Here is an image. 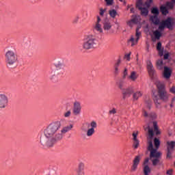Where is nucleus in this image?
Masks as SVG:
<instances>
[{
  "mask_svg": "<svg viewBox=\"0 0 175 175\" xmlns=\"http://www.w3.org/2000/svg\"><path fill=\"white\" fill-rule=\"evenodd\" d=\"M62 122H64V120L55 122L49 124L44 130V135L41 136L40 139V143H41L42 146H44V147L48 148L53 147L57 142L62 140L65 133H67L73 128V125L70 124L59 130Z\"/></svg>",
  "mask_w": 175,
  "mask_h": 175,
  "instance_id": "nucleus-1",
  "label": "nucleus"
},
{
  "mask_svg": "<svg viewBox=\"0 0 175 175\" xmlns=\"http://www.w3.org/2000/svg\"><path fill=\"white\" fill-rule=\"evenodd\" d=\"M148 135L150 138L148 139L147 150L150 152V159L154 166L159 165L163 167V163L161 162L162 153L158 150L161 146V141L158 138H154L152 142V139L154 136V131L151 129H148Z\"/></svg>",
  "mask_w": 175,
  "mask_h": 175,
  "instance_id": "nucleus-2",
  "label": "nucleus"
},
{
  "mask_svg": "<svg viewBox=\"0 0 175 175\" xmlns=\"http://www.w3.org/2000/svg\"><path fill=\"white\" fill-rule=\"evenodd\" d=\"M156 85L158 90V96L153 94V100L156 105L157 107H159L161 105V100H163V102H167L169 100V94L166 92V88L165 87V84L161 82H157Z\"/></svg>",
  "mask_w": 175,
  "mask_h": 175,
  "instance_id": "nucleus-3",
  "label": "nucleus"
},
{
  "mask_svg": "<svg viewBox=\"0 0 175 175\" xmlns=\"http://www.w3.org/2000/svg\"><path fill=\"white\" fill-rule=\"evenodd\" d=\"M82 49L85 51L92 50L96 46V37L92 34L85 35L83 38Z\"/></svg>",
  "mask_w": 175,
  "mask_h": 175,
  "instance_id": "nucleus-4",
  "label": "nucleus"
},
{
  "mask_svg": "<svg viewBox=\"0 0 175 175\" xmlns=\"http://www.w3.org/2000/svg\"><path fill=\"white\" fill-rule=\"evenodd\" d=\"M5 64L8 66H13L18 61L17 53L12 50H8L5 54Z\"/></svg>",
  "mask_w": 175,
  "mask_h": 175,
  "instance_id": "nucleus-5",
  "label": "nucleus"
},
{
  "mask_svg": "<svg viewBox=\"0 0 175 175\" xmlns=\"http://www.w3.org/2000/svg\"><path fill=\"white\" fill-rule=\"evenodd\" d=\"M151 3H152V0H147L145 5L140 4L139 3H136V8L140 10L141 15L146 17L148 16V8L151 6Z\"/></svg>",
  "mask_w": 175,
  "mask_h": 175,
  "instance_id": "nucleus-6",
  "label": "nucleus"
},
{
  "mask_svg": "<svg viewBox=\"0 0 175 175\" xmlns=\"http://www.w3.org/2000/svg\"><path fill=\"white\" fill-rule=\"evenodd\" d=\"M174 25V19L172 18H168L165 21H163L159 25V29L160 31H163L165 27H167L169 29H172Z\"/></svg>",
  "mask_w": 175,
  "mask_h": 175,
  "instance_id": "nucleus-7",
  "label": "nucleus"
},
{
  "mask_svg": "<svg viewBox=\"0 0 175 175\" xmlns=\"http://www.w3.org/2000/svg\"><path fill=\"white\" fill-rule=\"evenodd\" d=\"M93 29L99 33H103V21L99 15L96 16V20L93 26Z\"/></svg>",
  "mask_w": 175,
  "mask_h": 175,
  "instance_id": "nucleus-8",
  "label": "nucleus"
},
{
  "mask_svg": "<svg viewBox=\"0 0 175 175\" xmlns=\"http://www.w3.org/2000/svg\"><path fill=\"white\" fill-rule=\"evenodd\" d=\"M86 126H88V131L86 135L88 137H91L95 133V128H96V122H91L90 123H86Z\"/></svg>",
  "mask_w": 175,
  "mask_h": 175,
  "instance_id": "nucleus-9",
  "label": "nucleus"
},
{
  "mask_svg": "<svg viewBox=\"0 0 175 175\" xmlns=\"http://www.w3.org/2000/svg\"><path fill=\"white\" fill-rule=\"evenodd\" d=\"M140 36H142V32L139 31V28H137L135 36H131L128 42L131 44V46L133 47V46L137 44V42H139Z\"/></svg>",
  "mask_w": 175,
  "mask_h": 175,
  "instance_id": "nucleus-10",
  "label": "nucleus"
},
{
  "mask_svg": "<svg viewBox=\"0 0 175 175\" xmlns=\"http://www.w3.org/2000/svg\"><path fill=\"white\" fill-rule=\"evenodd\" d=\"M9 104V98L5 94H0V109H6Z\"/></svg>",
  "mask_w": 175,
  "mask_h": 175,
  "instance_id": "nucleus-11",
  "label": "nucleus"
},
{
  "mask_svg": "<svg viewBox=\"0 0 175 175\" xmlns=\"http://www.w3.org/2000/svg\"><path fill=\"white\" fill-rule=\"evenodd\" d=\"M73 114L75 116H79L81 113V104L79 101H75L74 103V107L72 109Z\"/></svg>",
  "mask_w": 175,
  "mask_h": 175,
  "instance_id": "nucleus-12",
  "label": "nucleus"
},
{
  "mask_svg": "<svg viewBox=\"0 0 175 175\" xmlns=\"http://www.w3.org/2000/svg\"><path fill=\"white\" fill-rule=\"evenodd\" d=\"M123 95V99H126V98H129L131 95L133 93V88L129 87L122 91Z\"/></svg>",
  "mask_w": 175,
  "mask_h": 175,
  "instance_id": "nucleus-13",
  "label": "nucleus"
},
{
  "mask_svg": "<svg viewBox=\"0 0 175 175\" xmlns=\"http://www.w3.org/2000/svg\"><path fill=\"white\" fill-rule=\"evenodd\" d=\"M113 25H111V22L109 20H105L103 23V28L105 32H109V31H111V28Z\"/></svg>",
  "mask_w": 175,
  "mask_h": 175,
  "instance_id": "nucleus-14",
  "label": "nucleus"
},
{
  "mask_svg": "<svg viewBox=\"0 0 175 175\" xmlns=\"http://www.w3.org/2000/svg\"><path fill=\"white\" fill-rule=\"evenodd\" d=\"M172 76V69L169 67H164V70L163 72V77L165 79V80H169Z\"/></svg>",
  "mask_w": 175,
  "mask_h": 175,
  "instance_id": "nucleus-15",
  "label": "nucleus"
},
{
  "mask_svg": "<svg viewBox=\"0 0 175 175\" xmlns=\"http://www.w3.org/2000/svg\"><path fill=\"white\" fill-rule=\"evenodd\" d=\"M85 168V165L83 162H80L78 164L77 174V175H85V172H84V169Z\"/></svg>",
  "mask_w": 175,
  "mask_h": 175,
  "instance_id": "nucleus-16",
  "label": "nucleus"
},
{
  "mask_svg": "<svg viewBox=\"0 0 175 175\" xmlns=\"http://www.w3.org/2000/svg\"><path fill=\"white\" fill-rule=\"evenodd\" d=\"M147 69L150 76L152 77L155 75V70L154 69V66H152V63L151 61L148 60L147 62Z\"/></svg>",
  "mask_w": 175,
  "mask_h": 175,
  "instance_id": "nucleus-17",
  "label": "nucleus"
},
{
  "mask_svg": "<svg viewBox=\"0 0 175 175\" xmlns=\"http://www.w3.org/2000/svg\"><path fill=\"white\" fill-rule=\"evenodd\" d=\"M140 163V156H137L133 160V164L131 167V172H136L137 169V165Z\"/></svg>",
  "mask_w": 175,
  "mask_h": 175,
  "instance_id": "nucleus-18",
  "label": "nucleus"
},
{
  "mask_svg": "<svg viewBox=\"0 0 175 175\" xmlns=\"http://www.w3.org/2000/svg\"><path fill=\"white\" fill-rule=\"evenodd\" d=\"M137 135H139V132L135 131L133 133V147L134 148H137L139 147V142L137 139Z\"/></svg>",
  "mask_w": 175,
  "mask_h": 175,
  "instance_id": "nucleus-19",
  "label": "nucleus"
},
{
  "mask_svg": "<svg viewBox=\"0 0 175 175\" xmlns=\"http://www.w3.org/2000/svg\"><path fill=\"white\" fill-rule=\"evenodd\" d=\"M138 78L139 74H137V72L136 71H131L128 77L129 80H131V81H136Z\"/></svg>",
  "mask_w": 175,
  "mask_h": 175,
  "instance_id": "nucleus-20",
  "label": "nucleus"
},
{
  "mask_svg": "<svg viewBox=\"0 0 175 175\" xmlns=\"http://www.w3.org/2000/svg\"><path fill=\"white\" fill-rule=\"evenodd\" d=\"M153 36L154 37H152V42H157V40H159V39H161L162 34L160 33L159 31L155 30L154 31H153Z\"/></svg>",
  "mask_w": 175,
  "mask_h": 175,
  "instance_id": "nucleus-21",
  "label": "nucleus"
},
{
  "mask_svg": "<svg viewBox=\"0 0 175 175\" xmlns=\"http://www.w3.org/2000/svg\"><path fill=\"white\" fill-rule=\"evenodd\" d=\"M175 142L168 141L167 142V150L174 151Z\"/></svg>",
  "mask_w": 175,
  "mask_h": 175,
  "instance_id": "nucleus-22",
  "label": "nucleus"
},
{
  "mask_svg": "<svg viewBox=\"0 0 175 175\" xmlns=\"http://www.w3.org/2000/svg\"><path fill=\"white\" fill-rule=\"evenodd\" d=\"M143 96V92L137 91L133 94V100H137L139 98H142Z\"/></svg>",
  "mask_w": 175,
  "mask_h": 175,
  "instance_id": "nucleus-23",
  "label": "nucleus"
},
{
  "mask_svg": "<svg viewBox=\"0 0 175 175\" xmlns=\"http://www.w3.org/2000/svg\"><path fill=\"white\" fill-rule=\"evenodd\" d=\"M109 14L111 18H116L117 16H120L118 14V12H117V10H116L115 9L109 10Z\"/></svg>",
  "mask_w": 175,
  "mask_h": 175,
  "instance_id": "nucleus-24",
  "label": "nucleus"
},
{
  "mask_svg": "<svg viewBox=\"0 0 175 175\" xmlns=\"http://www.w3.org/2000/svg\"><path fill=\"white\" fill-rule=\"evenodd\" d=\"M174 150H167V154H166V157L165 159L167 161H172L173 159V152Z\"/></svg>",
  "mask_w": 175,
  "mask_h": 175,
  "instance_id": "nucleus-25",
  "label": "nucleus"
},
{
  "mask_svg": "<svg viewBox=\"0 0 175 175\" xmlns=\"http://www.w3.org/2000/svg\"><path fill=\"white\" fill-rule=\"evenodd\" d=\"M156 66L157 69H159V70H162V69H163V60L162 59L157 60L156 63Z\"/></svg>",
  "mask_w": 175,
  "mask_h": 175,
  "instance_id": "nucleus-26",
  "label": "nucleus"
},
{
  "mask_svg": "<svg viewBox=\"0 0 175 175\" xmlns=\"http://www.w3.org/2000/svg\"><path fill=\"white\" fill-rule=\"evenodd\" d=\"M117 85L120 90H122V91H123V90H125L124 89L125 88V82H124L123 81H119L118 82H117Z\"/></svg>",
  "mask_w": 175,
  "mask_h": 175,
  "instance_id": "nucleus-27",
  "label": "nucleus"
},
{
  "mask_svg": "<svg viewBox=\"0 0 175 175\" xmlns=\"http://www.w3.org/2000/svg\"><path fill=\"white\" fill-rule=\"evenodd\" d=\"M153 128L156 135H159L161 133L158 128V123L157 122H153Z\"/></svg>",
  "mask_w": 175,
  "mask_h": 175,
  "instance_id": "nucleus-28",
  "label": "nucleus"
},
{
  "mask_svg": "<svg viewBox=\"0 0 175 175\" xmlns=\"http://www.w3.org/2000/svg\"><path fill=\"white\" fill-rule=\"evenodd\" d=\"M160 10H161L162 14H163L164 16H166V14H167V13H169L167 8L163 5H161L160 7Z\"/></svg>",
  "mask_w": 175,
  "mask_h": 175,
  "instance_id": "nucleus-29",
  "label": "nucleus"
},
{
  "mask_svg": "<svg viewBox=\"0 0 175 175\" xmlns=\"http://www.w3.org/2000/svg\"><path fill=\"white\" fill-rule=\"evenodd\" d=\"M139 18H140V16L133 15L131 21L134 24H137L139 23Z\"/></svg>",
  "mask_w": 175,
  "mask_h": 175,
  "instance_id": "nucleus-30",
  "label": "nucleus"
},
{
  "mask_svg": "<svg viewBox=\"0 0 175 175\" xmlns=\"http://www.w3.org/2000/svg\"><path fill=\"white\" fill-rule=\"evenodd\" d=\"M120 64H121V61L118 60L114 66L115 71L114 73L115 75H118V67L120 66Z\"/></svg>",
  "mask_w": 175,
  "mask_h": 175,
  "instance_id": "nucleus-31",
  "label": "nucleus"
},
{
  "mask_svg": "<svg viewBox=\"0 0 175 175\" xmlns=\"http://www.w3.org/2000/svg\"><path fill=\"white\" fill-rule=\"evenodd\" d=\"M107 8H100L99 9V17H103L105 16V13H106Z\"/></svg>",
  "mask_w": 175,
  "mask_h": 175,
  "instance_id": "nucleus-32",
  "label": "nucleus"
},
{
  "mask_svg": "<svg viewBox=\"0 0 175 175\" xmlns=\"http://www.w3.org/2000/svg\"><path fill=\"white\" fill-rule=\"evenodd\" d=\"M151 172V168L148 165H146L144 167V174H148V173Z\"/></svg>",
  "mask_w": 175,
  "mask_h": 175,
  "instance_id": "nucleus-33",
  "label": "nucleus"
},
{
  "mask_svg": "<svg viewBox=\"0 0 175 175\" xmlns=\"http://www.w3.org/2000/svg\"><path fill=\"white\" fill-rule=\"evenodd\" d=\"M107 6H113L114 5V0H104Z\"/></svg>",
  "mask_w": 175,
  "mask_h": 175,
  "instance_id": "nucleus-34",
  "label": "nucleus"
},
{
  "mask_svg": "<svg viewBox=\"0 0 175 175\" xmlns=\"http://www.w3.org/2000/svg\"><path fill=\"white\" fill-rule=\"evenodd\" d=\"M150 20H152V23H154L155 25H158V24H159V19H158L157 17L152 16Z\"/></svg>",
  "mask_w": 175,
  "mask_h": 175,
  "instance_id": "nucleus-35",
  "label": "nucleus"
},
{
  "mask_svg": "<svg viewBox=\"0 0 175 175\" xmlns=\"http://www.w3.org/2000/svg\"><path fill=\"white\" fill-rule=\"evenodd\" d=\"M64 116L66 118H69L70 116H72V110H68V111H66L64 113Z\"/></svg>",
  "mask_w": 175,
  "mask_h": 175,
  "instance_id": "nucleus-36",
  "label": "nucleus"
},
{
  "mask_svg": "<svg viewBox=\"0 0 175 175\" xmlns=\"http://www.w3.org/2000/svg\"><path fill=\"white\" fill-rule=\"evenodd\" d=\"M151 12L152 13V14H156L157 16H158V14H159V10H158V8H153Z\"/></svg>",
  "mask_w": 175,
  "mask_h": 175,
  "instance_id": "nucleus-37",
  "label": "nucleus"
},
{
  "mask_svg": "<svg viewBox=\"0 0 175 175\" xmlns=\"http://www.w3.org/2000/svg\"><path fill=\"white\" fill-rule=\"evenodd\" d=\"M166 6L168 9H173V8H174V4L172 2H167Z\"/></svg>",
  "mask_w": 175,
  "mask_h": 175,
  "instance_id": "nucleus-38",
  "label": "nucleus"
},
{
  "mask_svg": "<svg viewBox=\"0 0 175 175\" xmlns=\"http://www.w3.org/2000/svg\"><path fill=\"white\" fill-rule=\"evenodd\" d=\"M126 76H128V69L125 68L123 72V79H126Z\"/></svg>",
  "mask_w": 175,
  "mask_h": 175,
  "instance_id": "nucleus-39",
  "label": "nucleus"
},
{
  "mask_svg": "<svg viewBox=\"0 0 175 175\" xmlns=\"http://www.w3.org/2000/svg\"><path fill=\"white\" fill-rule=\"evenodd\" d=\"M150 159L148 158L145 159L144 161V166H148V162Z\"/></svg>",
  "mask_w": 175,
  "mask_h": 175,
  "instance_id": "nucleus-40",
  "label": "nucleus"
},
{
  "mask_svg": "<svg viewBox=\"0 0 175 175\" xmlns=\"http://www.w3.org/2000/svg\"><path fill=\"white\" fill-rule=\"evenodd\" d=\"M162 48V44L161 42L157 43V49L159 51H161V49Z\"/></svg>",
  "mask_w": 175,
  "mask_h": 175,
  "instance_id": "nucleus-41",
  "label": "nucleus"
},
{
  "mask_svg": "<svg viewBox=\"0 0 175 175\" xmlns=\"http://www.w3.org/2000/svg\"><path fill=\"white\" fill-rule=\"evenodd\" d=\"M170 92L171 94H175V86L173 85L172 88H170Z\"/></svg>",
  "mask_w": 175,
  "mask_h": 175,
  "instance_id": "nucleus-42",
  "label": "nucleus"
},
{
  "mask_svg": "<svg viewBox=\"0 0 175 175\" xmlns=\"http://www.w3.org/2000/svg\"><path fill=\"white\" fill-rule=\"evenodd\" d=\"M124 58H126L127 61H130L131 60V53H129L127 55H125Z\"/></svg>",
  "mask_w": 175,
  "mask_h": 175,
  "instance_id": "nucleus-43",
  "label": "nucleus"
},
{
  "mask_svg": "<svg viewBox=\"0 0 175 175\" xmlns=\"http://www.w3.org/2000/svg\"><path fill=\"white\" fill-rule=\"evenodd\" d=\"M150 117H151V118H152L153 120H155V118H157V113H150Z\"/></svg>",
  "mask_w": 175,
  "mask_h": 175,
  "instance_id": "nucleus-44",
  "label": "nucleus"
},
{
  "mask_svg": "<svg viewBox=\"0 0 175 175\" xmlns=\"http://www.w3.org/2000/svg\"><path fill=\"white\" fill-rule=\"evenodd\" d=\"M116 113H117V111L114 108L109 111V114H116Z\"/></svg>",
  "mask_w": 175,
  "mask_h": 175,
  "instance_id": "nucleus-45",
  "label": "nucleus"
},
{
  "mask_svg": "<svg viewBox=\"0 0 175 175\" xmlns=\"http://www.w3.org/2000/svg\"><path fill=\"white\" fill-rule=\"evenodd\" d=\"M133 24H135V23L132 21V20L129 21L127 22V25H129V27H133Z\"/></svg>",
  "mask_w": 175,
  "mask_h": 175,
  "instance_id": "nucleus-46",
  "label": "nucleus"
},
{
  "mask_svg": "<svg viewBox=\"0 0 175 175\" xmlns=\"http://www.w3.org/2000/svg\"><path fill=\"white\" fill-rule=\"evenodd\" d=\"M61 66H62V63L58 62L55 64V67L56 68H61Z\"/></svg>",
  "mask_w": 175,
  "mask_h": 175,
  "instance_id": "nucleus-47",
  "label": "nucleus"
},
{
  "mask_svg": "<svg viewBox=\"0 0 175 175\" xmlns=\"http://www.w3.org/2000/svg\"><path fill=\"white\" fill-rule=\"evenodd\" d=\"M167 174L172 175L173 174V170H170L167 171Z\"/></svg>",
  "mask_w": 175,
  "mask_h": 175,
  "instance_id": "nucleus-48",
  "label": "nucleus"
},
{
  "mask_svg": "<svg viewBox=\"0 0 175 175\" xmlns=\"http://www.w3.org/2000/svg\"><path fill=\"white\" fill-rule=\"evenodd\" d=\"M169 58V53H167L164 55V59H167Z\"/></svg>",
  "mask_w": 175,
  "mask_h": 175,
  "instance_id": "nucleus-49",
  "label": "nucleus"
},
{
  "mask_svg": "<svg viewBox=\"0 0 175 175\" xmlns=\"http://www.w3.org/2000/svg\"><path fill=\"white\" fill-rule=\"evenodd\" d=\"M144 117H148V113H147V111H146V110H144Z\"/></svg>",
  "mask_w": 175,
  "mask_h": 175,
  "instance_id": "nucleus-50",
  "label": "nucleus"
},
{
  "mask_svg": "<svg viewBox=\"0 0 175 175\" xmlns=\"http://www.w3.org/2000/svg\"><path fill=\"white\" fill-rule=\"evenodd\" d=\"M159 51V55H160L161 57H162V55H163V51L160 50V51Z\"/></svg>",
  "mask_w": 175,
  "mask_h": 175,
  "instance_id": "nucleus-51",
  "label": "nucleus"
},
{
  "mask_svg": "<svg viewBox=\"0 0 175 175\" xmlns=\"http://www.w3.org/2000/svg\"><path fill=\"white\" fill-rule=\"evenodd\" d=\"M136 3L143 4V0H137Z\"/></svg>",
  "mask_w": 175,
  "mask_h": 175,
  "instance_id": "nucleus-52",
  "label": "nucleus"
},
{
  "mask_svg": "<svg viewBox=\"0 0 175 175\" xmlns=\"http://www.w3.org/2000/svg\"><path fill=\"white\" fill-rule=\"evenodd\" d=\"M119 1L120 2H122L124 5H126V1L125 0H119Z\"/></svg>",
  "mask_w": 175,
  "mask_h": 175,
  "instance_id": "nucleus-53",
  "label": "nucleus"
},
{
  "mask_svg": "<svg viewBox=\"0 0 175 175\" xmlns=\"http://www.w3.org/2000/svg\"><path fill=\"white\" fill-rule=\"evenodd\" d=\"M131 13H135V8H131L130 10Z\"/></svg>",
  "mask_w": 175,
  "mask_h": 175,
  "instance_id": "nucleus-54",
  "label": "nucleus"
},
{
  "mask_svg": "<svg viewBox=\"0 0 175 175\" xmlns=\"http://www.w3.org/2000/svg\"><path fill=\"white\" fill-rule=\"evenodd\" d=\"M173 5H175V0H171Z\"/></svg>",
  "mask_w": 175,
  "mask_h": 175,
  "instance_id": "nucleus-55",
  "label": "nucleus"
},
{
  "mask_svg": "<svg viewBox=\"0 0 175 175\" xmlns=\"http://www.w3.org/2000/svg\"><path fill=\"white\" fill-rule=\"evenodd\" d=\"M77 20H79V18H77V20L75 23H77Z\"/></svg>",
  "mask_w": 175,
  "mask_h": 175,
  "instance_id": "nucleus-56",
  "label": "nucleus"
},
{
  "mask_svg": "<svg viewBox=\"0 0 175 175\" xmlns=\"http://www.w3.org/2000/svg\"><path fill=\"white\" fill-rule=\"evenodd\" d=\"M129 8H131V6H130V5H128V7H127V10H128V9H129Z\"/></svg>",
  "mask_w": 175,
  "mask_h": 175,
  "instance_id": "nucleus-57",
  "label": "nucleus"
},
{
  "mask_svg": "<svg viewBox=\"0 0 175 175\" xmlns=\"http://www.w3.org/2000/svg\"><path fill=\"white\" fill-rule=\"evenodd\" d=\"M172 84V82H169V85Z\"/></svg>",
  "mask_w": 175,
  "mask_h": 175,
  "instance_id": "nucleus-58",
  "label": "nucleus"
},
{
  "mask_svg": "<svg viewBox=\"0 0 175 175\" xmlns=\"http://www.w3.org/2000/svg\"><path fill=\"white\" fill-rule=\"evenodd\" d=\"M144 175H148V174H144Z\"/></svg>",
  "mask_w": 175,
  "mask_h": 175,
  "instance_id": "nucleus-59",
  "label": "nucleus"
}]
</instances>
